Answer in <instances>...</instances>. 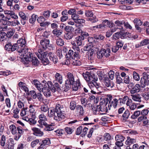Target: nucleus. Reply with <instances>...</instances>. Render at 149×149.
Returning <instances> with one entry per match:
<instances>
[{
    "label": "nucleus",
    "instance_id": "obj_1",
    "mask_svg": "<svg viewBox=\"0 0 149 149\" xmlns=\"http://www.w3.org/2000/svg\"><path fill=\"white\" fill-rule=\"evenodd\" d=\"M40 109L41 111L45 112L48 111V115L50 117H53L54 119L56 121H60L65 117L66 107L64 104L62 103L57 104L55 108L49 111L48 106L46 104L42 105Z\"/></svg>",
    "mask_w": 149,
    "mask_h": 149
},
{
    "label": "nucleus",
    "instance_id": "obj_2",
    "mask_svg": "<svg viewBox=\"0 0 149 149\" xmlns=\"http://www.w3.org/2000/svg\"><path fill=\"white\" fill-rule=\"evenodd\" d=\"M67 78L65 81L64 91L67 92L71 88V85L72 86V89L73 91H77L80 85L79 79H77L75 81L73 74L70 72L67 73Z\"/></svg>",
    "mask_w": 149,
    "mask_h": 149
},
{
    "label": "nucleus",
    "instance_id": "obj_3",
    "mask_svg": "<svg viewBox=\"0 0 149 149\" xmlns=\"http://www.w3.org/2000/svg\"><path fill=\"white\" fill-rule=\"evenodd\" d=\"M82 75L88 83V84L89 88L91 90V92L94 94L98 93V91H100L101 89V87L100 84L97 83H95L93 81V83L91 82V73L87 71L85 73H83Z\"/></svg>",
    "mask_w": 149,
    "mask_h": 149
},
{
    "label": "nucleus",
    "instance_id": "obj_4",
    "mask_svg": "<svg viewBox=\"0 0 149 149\" xmlns=\"http://www.w3.org/2000/svg\"><path fill=\"white\" fill-rule=\"evenodd\" d=\"M18 52L19 53L21 58H24L27 61L31 60V58L33 57L31 50L27 47H24L23 49H18Z\"/></svg>",
    "mask_w": 149,
    "mask_h": 149
},
{
    "label": "nucleus",
    "instance_id": "obj_5",
    "mask_svg": "<svg viewBox=\"0 0 149 149\" xmlns=\"http://www.w3.org/2000/svg\"><path fill=\"white\" fill-rule=\"evenodd\" d=\"M37 56L40 59L43 65H46L49 63V61L48 59L46 58L47 55V52L43 51L41 49H39L38 52L36 53Z\"/></svg>",
    "mask_w": 149,
    "mask_h": 149
},
{
    "label": "nucleus",
    "instance_id": "obj_6",
    "mask_svg": "<svg viewBox=\"0 0 149 149\" xmlns=\"http://www.w3.org/2000/svg\"><path fill=\"white\" fill-rule=\"evenodd\" d=\"M32 84L35 86L38 90L41 92L42 91L44 87L48 86V84H50L51 82L48 81L47 82L46 81L43 80L42 83L41 84L37 80H33Z\"/></svg>",
    "mask_w": 149,
    "mask_h": 149
},
{
    "label": "nucleus",
    "instance_id": "obj_7",
    "mask_svg": "<svg viewBox=\"0 0 149 149\" xmlns=\"http://www.w3.org/2000/svg\"><path fill=\"white\" fill-rule=\"evenodd\" d=\"M49 40L48 39H44L40 41L41 48L43 50L48 49L49 50H53L54 48V46L49 43Z\"/></svg>",
    "mask_w": 149,
    "mask_h": 149
},
{
    "label": "nucleus",
    "instance_id": "obj_8",
    "mask_svg": "<svg viewBox=\"0 0 149 149\" xmlns=\"http://www.w3.org/2000/svg\"><path fill=\"white\" fill-rule=\"evenodd\" d=\"M48 86L44 87V88L42 91L45 96L47 97H49L51 96V89L53 91H55V89L51 82L50 84H48Z\"/></svg>",
    "mask_w": 149,
    "mask_h": 149
},
{
    "label": "nucleus",
    "instance_id": "obj_9",
    "mask_svg": "<svg viewBox=\"0 0 149 149\" xmlns=\"http://www.w3.org/2000/svg\"><path fill=\"white\" fill-rule=\"evenodd\" d=\"M142 76L143 77L141 78L140 82L141 87L143 88L146 85L149 84V75L144 72L142 73Z\"/></svg>",
    "mask_w": 149,
    "mask_h": 149
},
{
    "label": "nucleus",
    "instance_id": "obj_10",
    "mask_svg": "<svg viewBox=\"0 0 149 149\" xmlns=\"http://www.w3.org/2000/svg\"><path fill=\"white\" fill-rule=\"evenodd\" d=\"M26 41L25 39L20 38L17 41V43L15 44V45L16 46L17 50L18 52V49H23L26 46Z\"/></svg>",
    "mask_w": 149,
    "mask_h": 149
},
{
    "label": "nucleus",
    "instance_id": "obj_11",
    "mask_svg": "<svg viewBox=\"0 0 149 149\" xmlns=\"http://www.w3.org/2000/svg\"><path fill=\"white\" fill-rule=\"evenodd\" d=\"M83 50L84 51H88V57L89 59H91L94 53V49L93 44L88 45L84 47Z\"/></svg>",
    "mask_w": 149,
    "mask_h": 149
},
{
    "label": "nucleus",
    "instance_id": "obj_12",
    "mask_svg": "<svg viewBox=\"0 0 149 149\" xmlns=\"http://www.w3.org/2000/svg\"><path fill=\"white\" fill-rule=\"evenodd\" d=\"M141 85L139 84H136L135 85H133L129 86L130 92L131 94H134L139 92L141 90Z\"/></svg>",
    "mask_w": 149,
    "mask_h": 149
},
{
    "label": "nucleus",
    "instance_id": "obj_13",
    "mask_svg": "<svg viewBox=\"0 0 149 149\" xmlns=\"http://www.w3.org/2000/svg\"><path fill=\"white\" fill-rule=\"evenodd\" d=\"M115 139L116 142L115 144L118 147L122 146L123 144V142L125 138L121 134H117L115 136Z\"/></svg>",
    "mask_w": 149,
    "mask_h": 149
},
{
    "label": "nucleus",
    "instance_id": "obj_14",
    "mask_svg": "<svg viewBox=\"0 0 149 149\" xmlns=\"http://www.w3.org/2000/svg\"><path fill=\"white\" fill-rule=\"evenodd\" d=\"M38 118L39 119L38 121L39 124L38 125L40 127L42 128L44 125L46 124V123L45 121L47 120V118L46 116L42 114L40 115Z\"/></svg>",
    "mask_w": 149,
    "mask_h": 149
},
{
    "label": "nucleus",
    "instance_id": "obj_15",
    "mask_svg": "<svg viewBox=\"0 0 149 149\" xmlns=\"http://www.w3.org/2000/svg\"><path fill=\"white\" fill-rule=\"evenodd\" d=\"M66 56L67 58H70L72 59L75 58H78L80 57V55L78 52H74L72 50H69L68 54L66 55Z\"/></svg>",
    "mask_w": 149,
    "mask_h": 149
},
{
    "label": "nucleus",
    "instance_id": "obj_16",
    "mask_svg": "<svg viewBox=\"0 0 149 149\" xmlns=\"http://www.w3.org/2000/svg\"><path fill=\"white\" fill-rule=\"evenodd\" d=\"M15 44L12 45L10 43H8L6 45L4 48L6 50L11 52L17 50Z\"/></svg>",
    "mask_w": 149,
    "mask_h": 149
},
{
    "label": "nucleus",
    "instance_id": "obj_17",
    "mask_svg": "<svg viewBox=\"0 0 149 149\" xmlns=\"http://www.w3.org/2000/svg\"><path fill=\"white\" fill-rule=\"evenodd\" d=\"M2 31H8L7 33H6V36L8 38H10L14 34V30L13 29L8 28L7 26L2 27Z\"/></svg>",
    "mask_w": 149,
    "mask_h": 149
},
{
    "label": "nucleus",
    "instance_id": "obj_18",
    "mask_svg": "<svg viewBox=\"0 0 149 149\" xmlns=\"http://www.w3.org/2000/svg\"><path fill=\"white\" fill-rule=\"evenodd\" d=\"M118 101L117 99L115 98L109 102L108 105L109 110H111L112 108L115 109L117 106Z\"/></svg>",
    "mask_w": 149,
    "mask_h": 149
},
{
    "label": "nucleus",
    "instance_id": "obj_19",
    "mask_svg": "<svg viewBox=\"0 0 149 149\" xmlns=\"http://www.w3.org/2000/svg\"><path fill=\"white\" fill-rule=\"evenodd\" d=\"M97 109L98 112L101 111L102 113H100V115H104L108 111L107 107L103 105L102 104H100L97 105Z\"/></svg>",
    "mask_w": 149,
    "mask_h": 149
},
{
    "label": "nucleus",
    "instance_id": "obj_20",
    "mask_svg": "<svg viewBox=\"0 0 149 149\" xmlns=\"http://www.w3.org/2000/svg\"><path fill=\"white\" fill-rule=\"evenodd\" d=\"M31 130L33 132V134L36 136L41 137L44 134L43 132L38 128L34 127L31 129Z\"/></svg>",
    "mask_w": 149,
    "mask_h": 149
},
{
    "label": "nucleus",
    "instance_id": "obj_21",
    "mask_svg": "<svg viewBox=\"0 0 149 149\" xmlns=\"http://www.w3.org/2000/svg\"><path fill=\"white\" fill-rule=\"evenodd\" d=\"M126 105L129 107V108L131 110H133L136 108V104L132 103V100L131 99H128L127 101Z\"/></svg>",
    "mask_w": 149,
    "mask_h": 149
},
{
    "label": "nucleus",
    "instance_id": "obj_22",
    "mask_svg": "<svg viewBox=\"0 0 149 149\" xmlns=\"http://www.w3.org/2000/svg\"><path fill=\"white\" fill-rule=\"evenodd\" d=\"M48 54L50 60L54 64L58 62L57 58L56 56L54 55L53 53L50 52L48 53Z\"/></svg>",
    "mask_w": 149,
    "mask_h": 149
},
{
    "label": "nucleus",
    "instance_id": "obj_23",
    "mask_svg": "<svg viewBox=\"0 0 149 149\" xmlns=\"http://www.w3.org/2000/svg\"><path fill=\"white\" fill-rule=\"evenodd\" d=\"M15 144V143L14 142V140L12 138L9 139L6 143L8 149H13Z\"/></svg>",
    "mask_w": 149,
    "mask_h": 149
},
{
    "label": "nucleus",
    "instance_id": "obj_24",
    "mask_svg": "<svg viewBox=\"0 0 149 149\" xmlns=\"http://www.w3.org/2000/svg\"><path fill=\"white\" fill-rule=\"evenodd\" d=\"M84 40V38L82 36H79L75 38L74 40L72 41H74L76 43V45L78 46H80L81 45L82 41Z\"/></svg>",
    "mask_w": 149,
    "mask_h": 149
},
{
    "label": "nucleus",
    "instance_id": "obj_25",
    "mask_svg": "<svg viewBox=\"0 0 149 149\" xmlns=\"http://www.w3.org/2000/svg\"><path fill=\"white\" fill-rule=\"evenodd\" d=\"M55 80L54 82L57 81L60 84H61L63 83V77L62 75L59 73H56L55 75Z\"/></svg>",
    "mask_w": 149,
    "mask_h": 149
},
{
    "label": "nucleus",
    "instance_id": "obj_26",
    "mask_svg": "<svg viewBox=\"0 0 149 149\" xmlns=\"http://www.w3.org/2000/svg\"><path fill=\"white\" fill-rule=\"evenodd\" d=\"M104 80L105 85L108 88H111L114 86L113 81L109 80L108 77L105 78Z\"/></svg>",
    "mask_w": 149,
    "mask_h": 149
},
{
    "label": "nucleus",
    "instance_id": "obj_27",
    "mask_svg": "<svg viewBox=\"0 0 149 149\" xmlns=\"http://www.w3.org/2000/svg\"><path fill=\"white\" fill-rule=\"evenodd\" d=\"M45 18L43 16H40L38 17L37 19V21L38 22L40 23L41 26H45L47 25V22H45Z\"/></svg>",
    "mask_w": 149,
    "mask_h": 149
},
{
    "label": "nucleus",
    "instance_id": "obj_28",
    "mask_svg": "<svg viewBox=\"0 0 149 149\" xmlns=\"http://www.w3.org/2000/svg\"><path fill=\"white\" fill-rule=\"evenodd\" d=\"M28 61H31L33 65L35 66L38 65L39 63V61L38 59L36 57H32L31 58V60Z\"/></svg>",
    "mask_w": 149,
    "mask_h": 149
},
{
    "label": "nucleus",
    "instance_id": "obj_29",
    "mask_svg": "<svg viewBox=\"0 0 149 149\" xmlns=\"http://www.w3.org/2000/svg\"><path fill=\"white\" fill-rule=\"evenodd\" d=\"M101 50L103 53V56H104L106 57H108L110 56L111 51L109 49L107 48V49H101Z\"/></svg>",
    "mask_w": 149,
    "mask_h": 149
},
{
    "label": "nucleus",
    "instance_id": "obj_30",
    "mask_svg": "<svg viewBox=\"0 0 149 149\" xmlns=\"http://www.w3.org/2000/svg\"><path fill=\"white\" fill-rule=\"evenodd\" d=\"M131 96L132 97V99L134 101H138L139 102H141V101L140 95L138 94L137 95H132Z\"/></svg>",
    "mask_w": 149,
    "mask_h": 149
},
{
    "label": "nucleus",
    "instance_id": "obj_31",
    "mask_svg": "<svg viewBox=\"0 0 149 149\" xmlns=\"http://www.w3.org/2000/svg\"><path fill=\"white\" fill-rule=\"evenodd\" d=\"M76 109L77 111L79 113V114L82 115L84 114V110L83 107L80 105H77L76 107Z\"/></svg>",
    "mask_w": 149,
    "mask_h": 149
},
{
    "label": "nucleus",
    "instance_id": "obj_32",
    "mask_svg": "<svg viewBox=\"0 0 149 149\" xmlns=\"http://www.w3.org/2000/svg\"><path fill=\"white\" fill-rule=\"evenodd\" d=\"M50 144V141L49 138H46L42 141V143L41 144L45 147L47 145H48Z\"/></svg>",
    "mask_w": 149,
    "mask_h": 149
},
{
    "label": "nucleus",
    "instance_id": "obj_33",
    "mask_svg": "<svg viewBox=\"0 0 149 149\" xmlns=\"http://www.w3.org/2000/svg\"><path fill=\"white\" fill-rule=\"evenodd\" d=\"M122 33L117 32L115 33L113 36V39H115V40H116L117 39H119L120 37L123 38H124V37L122 36Z\"/></svg>",
    "mask_w": 149,
    "mask_h": 149
},
{
    "label": "nucleus",
    "instance_id": "obj_34",
    "mask_svg": "<svg viewBox=\"0 0 149 149\" xmlns=\"http://www.w3.org/2000/svg\"><path fill=\"white\" fill-rule=\"evenodd\" d=\"M43 126L45 127L44 130L46 131H51L54 129V127L52 125H48L47 123L46 124L44 125Z\"/></svg>",
    "mask_w": 149,
    "mask_h": 149
},
{
    "label": "nucleus",
    "instance_id": "obj_35",
    "mask_svg": "<svg viewBox=\"0 0 149 149\" xmlns=\"http://www.w3.org/2000/svg\"><path fill=\"white\" fill-rule=\"evenodd\" d=\"M130 115V112L129 110H126L122 115L123 119L126 120L128 118Z\"/></svg>",
    "mask_w": 149,
    "mask_h": 149
},
{
    "label": "nucleus",
    "instance_id": "obj_36",
    "mask_svg": "<svg viewBox=\"0 0 149 149\" xmlns=\"http://www.w3.org/2000/svg\"><path fill=\"white\" fill-rule=\"evenodd\" d=\"M52 32L55 36L58 37L62 33L63 31L61 30H59L57 29H54L52 31Z\"/></svg>",
    "mask_w": 149,
    "mask_h": 149
},
{
    "label": "nucleus",
    "instance_id": "obj_37",
    "mask_svg": "<svg viewBox=\"0 0 149 149\" xmlns=\"http://www.w3.org/2000/svg\"><path fill=\"white\" fill-rule=\"evenodd\" d=\"M28 108L27 107L25 108H23L21 112L20 115L22 116H25L26 114H29V111H28Z\"/></svg>",
    "mask_w": 149,
    "mask_h": 149
},
{
    "label": "nucleus",
    "instance_id": "obj_38",
    "mask_svg": "<svg viewBox=\"0 0 149 149\" xmlns=\"http://www.w3.org/2000/svg\"><path fill=\"white\" fill-rule=\"evenodd\" d=\"M133 79L135 81H139L140 77L139 74L135 71H134L132 74Z\"/></svg>",
    "mask_w": 149,
    "mask_h": 149
},
{
    "label": "nucleus",
    "instance_id": "obj_39",
    "mask_svg": "<svg viewBox=\"0 0 149 149\" xmlns=\"http://www.w3.org/2000/svg\"><path fill=\"white\" fill-rule=\"evenodd\" d=\"M73 33H65L64 36V38L66 40H70L73 37Z\"/></svg>",
    "mask_w": 149,
    "mask_h": 149
},
{
    "label": "nucleus",
    "instance_id": "obj_40",
    "mask_svg": "<svg viewBox=\"0 0 149 149\" xmlns=\"http://www.w3.org/2000/svg\"><path fill=\"white\" fill-rule=\"evenodd\" d=\"M71 44L74 46L72 48L76 52H78L79 54V52H80V49L79 47L77 46L76 45V43L74 41H71Z\"/></svg>",
    "mask_w": 149,
    "mask_h": 149
},
{
    "label": "nucleus",
    "instance_id": "obj_41",
    "mask_svg": "<svg viewBox=\"0 0 149 149\" xmlns=\"http://www.w3.org/2000/svg\"><path fill=\"white\" fill-rule=\"evenodd\" d=\"M64 29L65 31L67 32L66 33H72L74 30L73 28L70 26H65Z\"/></svg>",
    "mask_w": 149,
    "mask_h": 149
},
{
    "label": "nucleus",
    "instance_id": "obj_42",
    "mask_svg": "<svg viewBox=\"0 0 149 149\" xmlns=\"http://www.w3.org/2000/svg\"><path fill=\"white\" fill-rule=\"evenodd\" d=\"M9 128L13 134H14L16 133L17 129L15 125H10Z\"/></svg>",
    "mask_w": 149,
    "mask_h": 149
},
{
    "label": "nucleus",
    "instance_id": "obj_43",
    "mask_svg": "<svg viewBox=\"0 0 149 149\" xmlns=\"http://www.w3.org/2000/svg\"><path fill=\"white\" fill-rule=\"evenodd\" d=\"M91 82L93 83L94 81L95 83H97L96 81H97L98 78L97 75H95L94 74L91 73Z\"/></svg>",
    "mask_w": 149,
    "mask_h": 149
},
{
    "label": "nucleus",
    "instance_id": "obj_44",
    "mask_svg": "<svg viewBox=\"0 0 149 149\" xmlns=\"http://www.w3.org/2000/svg\"><path fill=\"white\" fill-rule=\"evenodd\" d=\"M141 114L140 111H136L134 112L133 114L131 116V117L133 119H136Z\"/></svg>",
    "mask_w": 149,
    "mask_h": 149
},
{
    "label": "nucleus",
    "instance_id": "obj_45",
    "mask_svg": "<svg viewBox=\"0 0 149 149\" xmlns=\"http://www.w3.org/2000/svg\"><path fill=\"white\" fill-rule=\"evenodd\" d=\"M56 43L57 45L60 46H62L64 45L63 40L61 38H58L56 40Z\"/></svg>",
    "mask_w": 149,
    "mask_h": 149
},
{
    "label": "nucleus",
    "instance_id": "obj_46",
    "mask_svg": "<svg viewBox=\"0 0 149 149\" xmlns=\"http://www.w3.org/2000/svg\"><path fill=\"white\" fill-rule=\"evenodd\" d=\"M111 138L110 135L108 133H105L103 136V139L106 141H109L111 139Z\"/></svg>",
    "mask_w": 149,
    "mask_h": 149
},
{
    "label": "nucleus",
    "instance_id": "obj_47",
    "mask_svg": "<svg viewBox=\"0 0 149 149\" xmlns=\"http://www.w3.org/2000/svg\"><path fill=\"white\" fill-rule=\"evenodd\" d=\"M73 60L72 62V64L74 65L79 66L81 65V63L80 60L77 59H72Z\"/></svg>",
    "mask_w": 149,
    "mask_h": 149
},
{
    "label": "nucleus",
    "instance_id": "obj_48",
    "mask_svg": "<svg viewBox=\"0 0 149 149\" xmlns=\"http://www.w3.org/2000/svg\"><path fill=\"white\" fill-rule=\"evenodd\" d=\"M128 99V97L127 96H125L123 98H119L118 100L120 103L124 104L125 103L126 100H127Z\"/></svg>",
    "mask_w": 149,
    "mask_h": 149
},
{
    "label": "nucleus",
    "instance_id": "obj_49",
    "mask_svg": "<svg viewBox=\"0 0 149 149\" xmlns=\"http://www.w3.org/2000/svg\"><path fill=\"white\" fill-rule=\"evenodd\" d=\"M19 15L21 19H28V18L27 17L26 15L22 12H19Z\"/></svg>",
    "mask_w": 149,
    "mask_h": 149
},
{
    "label": "nucleus",
    "instance_id": "obj_50",
    "mask_svg": "<svg viewBox=\"0 0 149 149\" xmlns=\"http://www.w3.org/2000/svg\"><path fill=\"white\" fill-rule=\"evenodd\" d=\"M134 22L135 25L141 26L142 24V22L140 19L135 18L134 20Z\"/></svg>",
    "mask_w": 149,
    "mask_h": 149
},
{
    "label": "nucleus",
    "instance_id": "obj_51",
    "mask_svg": "<svg viewBox=\"0 0 149 149\" xmlns=\"http://www.w3.org/2000/svg\"><path fill=\"white\" fill-rule=\"evenodd\" d=\"M6 137L4 135L2 136L0 141L1 145L2 146H4L5 144Z\"/></svg>",
    "mask_w": 149,
    "mask_h": 149
},
{
    "label": "nucleus",
    "instance_id": "obj_52",
    "mask_svg": "<svg viewBox=\"0 0 149 149\" xmlns=\"http://www.w3.org/2000/svg\"><path fill=\"white\" fill-rule=\"evenodd\" d=\"M37 17V16L35 14L31 16V18L29 19V21L30 23H33L36 20Z\"/></svg>",
    "mask_w": 149,
    "mask_h": 149
},
{
    "label": "nucleus",
    "instance_id": "obj_53",
    "mask_svg": "<svg viewBox=\"0 0 149 149\" xmlns=\"http://www.w3.org/2000/svg\"><path fill=\"white\" fill-rule=\"evenodd\" d=\"M76 107V103L74 101H72L70 102V108L71 110H74Z\"/></svg>",
    "mask_w": 149,
    "mask_h": 149
},
{
    "label": "nucleus",
    "instance_id": "obj_54",
    "mask_svg": "<svg viewBox=\"0 0 149 149\" xmlns=\"http://www.w3.org/2000/svg\"><path fill=\"white\" fill-rule=\"evenodd\" d=\"M6 33L4 32L0 33V41H3L6 38Z\"/></svg>",
    "mask_w": 149,
    "mask_h": 149
},
{
    "label": "nucleus",
    "instance_id": "obj_55",
    "mask_svg": "<svg viewBox=\"0 0 149 149\" xmlns=\"http://www.w3.org/2000/svg\"><path fill=\"white\" fill-rule=\"evenodd\" d=\"M11 74V72L9 70L2 71L0 72V75L7 76Z\"/></svg>",
    "mask_w": 149,
    "mask_h": 149
},
{
    "label": "nucleus",
    "instance_id": "obj_56",
    "mask_svg": "<svg viewBox=\"0 0 149 149\" xmlns=\"http://www.w3.org/2000/svg\"><path fill=\"white\" fill-rule=\"evenodd\" d=\"M97 75L98 76L99 79L100 80H104L105 78L104 75L103 74L102 72L99 71L97 72Z\"/></svg>",
    "mask_w": 149,
    "mask_h": 149
},
{
    "label": "nucleus",
    "instance_id": "obj_57",
    "mask_svg": "<svg viewBox=\"0 0 149 149\" xmlns=\"http://www.w3.org/2000/svg\"><path fill=\"white\" fill-rule=\"evenodd\" d=\"M108 98L104 99L102 100L100 102V104H102L103 105L106 106L108 103Z\"/></svg>",
    "mask_w": 149,
    "mask_h": 149
},
{
    "label": "nucleus",
    "instance_id": "obj_58",
    "mask_svg": "<svg viewBox=\"0 0 149 149\" xmlns=\"http://www.w3.org/2000/svg\"><path fill=\"white\" fill-rule=\"evenodd\" d=\"M81 104H83L84 106L86 107L87 105V100L84 97H82L81 99Z\"/></svg>",
    "mask_w": 149,
    "mask_h": 149
},
{
    "label": "nucleus",
    "instance_id": "obj_59",
    "mask_svg": "<svg viewBox=\"0 0 149 149\" xmlns=\"http://www.w3.org/2000/svg\"><path fill=\"white\" fill-rule=\"evenodd\" d=\"M149 44V40L145 39L140 42V46H143Z\"/></svg>",
    "mask_w": 149,
    "mask_h": 149
},
{
    "label": "nucleus",
    "instance_id": "obj_60",
    "mask_svg": "<svg viewBox=\"0 0 149 149\" xmlns=\"http://www.w3.org/2000/svg\"><path fill=\"white\" fill-rule=\"evenodd\" d=\"M50 13L51 12L49 10L45 11L43 13V15L46 18H48L50 16Z\"/></svg>",
    "mask_w": 149,
    "mask_h": 149
},
{
    "label": "nucleus",
    "instance_id": "obj_61",
    "mask_svg": "<svg viewBox=\"0 0 149 149\" xmlns=\"http://www.w3.org/2000/svg\"><path fill=\"white\" fill-rule=\"evenodd\" d=\"M30 94L31 96L32 97L33 99H36L37 94L34 91L32 90L30 91Z\"/></svg>",
    "mask_w": 149,
    "mask_h": 149
},
{
    "label": "nucleus",
    "instance_id": "obj_62",
    "mask_svg": "<svg viewBox=\"0 0 149 149\" xmlns=\"http://www.w3.org/2000/svg\"><path fill=\"white\" fill-rule=\"evenodd\" d=\"M149 112V111L147 109H145L143 110L141 112L142 116H146L147 115Z\"/></svg>",
    "mask_w": 149,
    "mask_h": 149
},
{
    "label": "nucleus",
    "instance_id": "obj_63",
    "mask_svg": "<svg viewBox=\"0 0 149 149\" xmlns=\"http://www.w3.org/2000/svg\"><path fill=\"white\" fill-rule=\"evenodd\" d=\"M124 82L126 84H128L130 82V78L128 75H127L124 77L123 79Z\"/></svg>",
    "mask_w": 149,
    "mask_h": 149
},
{
    "label": "nucleus",
    "instance_id": "obj_64",
    "mask_svg": "<svg viewBox=\"0 0 149 149\" xmlns=\"http://www.w3.org/2000/svg\"><path fill=\"white\" fill-rule=\"evenodd\" d=\"M143 99L146 100L149 99V92H146L143 95Z\"/></svg>",
    "mask_w": 149,
    "mask_h": 149
}]
</instances>
